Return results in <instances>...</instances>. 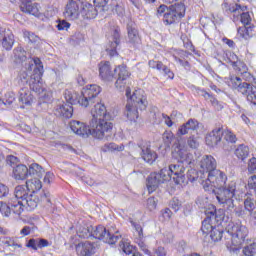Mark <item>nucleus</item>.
Instances as JSON below:
<instances>
[{"label": "nucleus", "mask_w": 256, "mask_h": 256, "mask_svg": "<svg viewBox=\"0 0 256 256\" xmlns=\"http://www.w3.org/2000/svg\"><path fill=\"white\" fill-rule=\"evenodd\" d=\"M207 179L200 180V183L205 191L208 193H215L216 199L226 211H233L235 209V201L233 197L241 193L237 189V183L231 181L227 183V176L220 170H214L208 174Z\"/></svg>", "instance_id": "f257e3e1"}, {"label": "nucleus", "mask_w": 256, "mask_h": 256, "mask_svg": "<svg viewBox=\"0 0 256 256\" xmlns=\"http://www.w3.org/2000/svg\"><path fill=\"white\" fill-rule=\"evenodd\" d=\"M17 81L19 85L29 83L31 91L40 95L43 103L51 101V94L47 92V84L43 81V62L41 59H30L18 74Z\"/></svg>", "instance_id": "f03ea898"}, {"label": "nucleus", "mask_w": 256, "mask_h": 256, "mask_svg": "<svg viewBox=\"0 0 256 256\" xmlns=\"http://www.w3.org/2000/svg\"><path fill=\"white\" fill-rule=\"evenodd\" d=\"M99 78L106 85H111L115 81V88L118 91H123L127 85L128 79L131 77V72L125 65H118L115 68L111 66L109 61H101L98 64ZM117 76V78L115 77Z\"/></svg>", "instance_id": "7ed1b4c3"}, {"label": "nucleus", "mask_w": 256, "mask_h": 256, "mask_svg": "<svg viewBox=\"0 0 256 256\" xmlns=\"http://www.w3.org/2000/svg\"><path fill=\"white\" fill-rule=\"evenodd\" d=\"M90 115L92 118L89 127L91 128L92 137L103 139L113 131L111 116L107 113V108L102 103H97L91 109Z\"/></svg>", "instance_id": "20e7f679"}, {"label": "nucleus", "mask_w": 256, "mask_h": 256, "mask_svg": "<svg viewBox=\"0 0 256 256\" xmlns=\"http://www.w3.org/2000/svg\"><path fill=\"white\" fill-rule=\"evenodd\" d=\"M127 104L124 115L131 123H136L139 119V111H145L147 109V95L141 89L136 90L131 94V88H126Z\"/></svg>", "instance_id": "39448f33"}, {"label": "nucleus", "mask_w": 256, "mask_h": 256, "mask_svg": "<svg viewBox=\"0 0 256 256\" xmlns=\"http://www.w3.org/2000/svg\"><path fill=\"white\" fill-rule=\"evenodd\" d=\"M248 235L249 229L247 226L235 223L228 228L224 244L230 253L237 255L241 251V247H243Z\"/></svg>", "instance_id": "423d86ee"}, {"label": "nucleus", "mask_w": 256, "mask_h": 256, "mask_svg": "<svg viewBox=\"0 0 256 256\" xmlns=\"http://www.w3.org/2000/svg\"><path fill=\"white\" fill-rule=\"evenodd\" d=\"M174 153H177L178 157H180L181 162H178L177 164H172L169 166V169H167L170 178L173 176V181L176 183V185H183L187 181L185 178V166L183 163H186L187 165H191V154L187 153V148L185 145L181 144V142H176L174 144Z\"/></svg>", "instance_id": "0eeeda50"}, {"label": "nucleus", "mask_w": 256, "mask_h": 256, "mask_svg": "<svg viewBox=\"0 0 256 256\" xmlns=\"http://www.w3.org/2000/svg\"><path fill=\"white\" fill-rule=\"evenodd\" d=\"M101 93V86L97 84L87 85L82 89V93L79 94L73 90H65L64 99L71 103V105L80 104L81 107H89L91 103H94V99Z\"/></svg>", "instance_id": "6e6552de"}, {"label": "nucleus", "mask_w": 256, "mask_h": 256, "mask_svg": "<svg viewBox=\"0 0 256 256\" xmlns=\"http://www.w3.org/2000/svg\"><path fill=\"white\" fill-rule=\"evenodd\" d=\"M206 219L202 222L201 231L204 235L212 233L218 225H223L225 221V210L215 209V206H211L205 211Z\"/></svg>", "instance_id": "1a4fd4ad"}, {"label": "nucleus", "mask_w": 256, "mask_h": 256, "mask_svg": "<svg viewBox=\"0 0 256 256\" xmlns=\"http://www.w3.org/2000/svg\"><path fill=\"white\" fill-rule=\"evenodd\" d=\"M92 237L94 239H99L104 243H108V245H115L121 239V234L119 233V230H116L115 228L107 230L105 226L99 225L93 227Z\"/></svg>", "instance_id": "9d476101"}, {"label": "nucleus", "mask_w": 256, "mask_h": 256, "mask_svg": "<svg viewBox=\"0 0 256 256\" xmlns=\"http://www.w3.org/2000/svg\"><path fill=\"white\" fill-rule=\"evenodd\" d=\"M168 181H171V174H169L167 168H163L159 173L150 174L146 184L148 193H154L162 183H167Z\"/></svg>", "instance_id": "9b49d317"}, {"label": "nucleus", "mask_w": 256, "mask_h": 256, "mask_svg": "<svg viewBox=\"0 0 256 256\" xmlns=\"http://www.w3.org/2000/svg\"><path fill=\"white\" fill-rule=\"evenodd\" d=\"M232 85L235 89H238L239 93L245 95L247 101L256 105V87L247 82H241V78L234 77L231 79Z\"/></svg>", "instance_id": "f8f14e48"}, {"label": "nucleus", "mask_w": 256, "mask_h": 256, "mask_svg": "<svg viewBox=\"0 0 256 256\" xmlns=\"http://www.w3.org/2000/svg\"><path fill=\"white\" fill-rule=\"evenodd\" d=\"M200 170L198 177L200 181L207 178V175L217 171V160L211 155H204L200 158L198 163Z\"/></svg>", "instance_id": "ddd939ff"}, {"label": "nucleus", "mask_w": 256, "mask_h": 256, "mask_svg": "<svg viewBox=\"0 0 256 256\" xmlns=\"http://www.w3.org/2000/svg\"><path fill=\"white\" fill-rule=\"evenodd\" d=\"M182 17H185V5L175 4L167 9L163 21L166 25H173V23H177Z\"/></svg>", "instance_id": "4468645a"}, {"label": "nucleus", "mask_w": 256, "mask_h": 256, "mask_svg": "<svg viewBox=\"0 0 256 256\" xmlns=\"http://www.w3.org/2000/svg\"><path fill=\"white\" fill-rule=\"evenodd\" d=\"M39 201L48 203L47 206L51 207V205H52L51 204V194L49 192H44L40 199L37 194H29L28 196H26L25 199H23L22 203L28 211H33V210L37 209V205H39Z\"/></svg>", "instance_id": "2eb2a0df"}, {"label": "nucleus", "mask_w": 256, "mask_h": 256, "mask_svg": "<svg viewBox=\"0 0 256 256\" xmlns=\"http://www.w3.org/2000/svg\"><path fill=\"white\" fill-rule=\"evenodd\" d=\"M0 45L6 51H11L13 49V45H15V36L13 32L7 28H0Z\"/></svg>", "instance_id": "dca6fc26"}, {"label": "nucleus", "mask_w": 256, "mask_h": 256, "mask_svg": "<svg viewBox=\"0 0 256 256\" xmlns=\"http://www.w3.org/2000/svg\"><path fill=\"white\" fill-rule=\"evenodd\" d=\"M127 43L131 47H137L141 45V36L139 35V30L133 22L127 24Z\"/></svg>", "instance_id": "f3484780"}, {"label": "nucleus", "mask_w": 256, "mask_h": 256, "mask_svg": "<svg viewBox=\"0 0 256 256\" xmlns=\"http://www.w3.org/2000/svg\"><path fill=\"white\" fill-rule=\"evenodd\" d=\"M69 127L75 135H79L80 137H89V135H93L91 127L81 121L72 120L69 123Z\"/></svg>", "instance_id": "a211bd4d"}, {"label": "nucleus", "mask_w": 256, "mask_h": 256, "mask_svg": "<svg viewBox=\"0 0 256 256\" xmlns=\"http://www.w3.org/2000/svg\"><path fill=\"white\" fill-rule=\"evenodd\" d=\"M81 11L79 10V2L70 0L65 7L64 17L69 21H75L79 19Z\"/></svg>", "instance_id": "6ab92c4d"}, {"label": "nucleus", "mask_w": 256, "mask_h": 256, "mask_svg": "<svg viewBox=\"0 0 256 256\" xmlns=\"http://www.w3.org/2000/svg\"><path fill=\"white\" fill-rule=\"evenodd\" d=\"M20 9L23 13H28L34 17L41 15V6L38 3L31 2V0H21Z\"/></svg>", "instance_id": "aec40b11"}, {"label": "nucleus", "mask_w": 256, "mask_h": 256, "mask_svg": "<svg viewBox=\"0 0 256 256\" xmlns=\"http://www.w3.org/2000/svg\"><path fill=\"white\" fill-rule=\"evenodd\" d=\"M66 103L63 102L55 108V115L58 117H64V119H71L73 117V105L71 102L65 99Z\"/></svg>", "instance_id": "412c9836"}, {"label": "nucleus", "mask_w": 256, "mask_h": 256, "mask_svg": "<svg viewBox=\"0 0 256 256\" xmlns=\"http://www.w3.org/2000/svg\"><path fill=\"white\" fill-rule=\"evenodd\" d=\"M19 103L26 107H31L35 103V96L31 93V90L27 87H23L18 92Z\"/></svg>", "instance_id": "4be33fe9"}, {"label": "nucleus", "mask_w": 256, "mask_h": 256, "mask_svg": "<svg viewBox=\"0 0 256 256\" xmlns=\"http://www.w3.org/2000/svg\"><path fill=\"white\" fill-rule=\"evenodd\" d=\"M221 139H223V129L216 128L207 134L206 145H208V147H216V145L221 143Z\"/></svg>", "instance_id": "5701e85b"}, {"label": "nucleus", "mask_w": 256, "mask_h": 256, "mask_svg": "<svg viewBox=\"0 0 256 256\" xmlns=\"http://www.w3.org/2000/svg\"><path fill=\"white\" fill-rule=\"evenodd\" d=\"M76 253L79 256H92L95 253V244L91 242H80L76 246Z\"/></svg>", "instance_id": "b1692460"}, {"label": "nucleus", "mask_w": 256, "mask_h": 256, "mask_svg": "<svg viewBox=\"0 0 256 256\" xmlns=\"http://www.w3.org/2000/svg\"><path fill=\"white\" fill-rule=\"evenodd\" d=\"M12 177L15 181H25L29 177V168L25 164H18L13 167Z\"/></svg>", "instance_id": "393cba45"}, {"label": "nucleus", "mask_w": 256, "mask_h": 256, "mask_svg": "<svg viewBox=\"0 0 256 256\" xmlns=\"http://www.w3.org/2000/svg\"><path fill=\"white\" fill-rule=\"evenodd\" d=\"M148 65L151 69H157V71H162V73H164V75H166L168 79H173L175 77V74L171 72V69H169V67L164 65L161 61L150 60L148 62Z\"/></svg>", "instance_id": "a878e982"}, {"label": "nucleus", "mask_w": 256, "mask_h": 256, "mask_svg": "<svg viewBox=\"0 0 256 256\" xmlns=\"http://www.w3.org/2000/svg\"><path fill=\"white\" fill-rule=\"evenodd\" d=\"M119 37H120L119 29H115L113 32V41L110 42L106 47V51L108 55H110V57H116L117 55V46L119 45Z\"/></svg>", "instance_id": "bb28decb"}, {"label": "nucleus", "mask_w": 256, "mask_h": 256, "mask_svg": "<svg viewBox=\"0 0 256 256\" xmlns=\"http://www.w3.org/2000/svg\"><path fill=\"white\" fill-rule=\"evenodd\" d=\"M199 129V122L195 119L188 120L178 129V135H187L189 131H197Z\"/></svg>", "instance_id": "cd10ccee"}, {"label": "nucleus", "mask_w": 256, "mask_h": 256, "mask_svg": "<svg viewBox=\"0 0 256 256\" xmlns=\"http://www.w3.org/2000/svg\"><path fill=\"white\" fill-rule=\"evenodd\" d=\"M222 9L225 11V13H234L235 15H241V12L245 11L247 7H241V5L232 4L227 1H224L222 3Z\"/></svg>", "instance_id": "c85d7f7f"}, {"label": "nucleus", "mask_w": 256, "mask_h": 256, "mask_svg": "<svg viewBox=\"0 0 256 256\" xmlns=\"http://www.w3.org/2000/svg\"><path fill=\"white\" fill-rule=\"evenodd\" d=\"M26 189L30 191V193L37 195V191L43 189V183L38 178H32L26 181Z\"/></svg>", "instance_id": "c756f323"}, {"label": "nucleus", "mask_w": 256, "mask_h": 256, "mask_svg": "<svg viewBox=\"0 0 256 256\" xmlns=\"http://www.w3.org/2000/svg\"><path fill=\"white\" fill-rule=\"evenodd\" d=\"M142 159L146 162L152 165V163H155L157 161V153L149 147H143L141 152Z\"/></svg>", "instance_id": "7c9ffc66"}, {"label": "nucleus", "mask_w": 256, "mask_h": 256, "mask_svg": "<svg viewBox=\"0 0 256 256\" xmlns=\"http://www.w3.org/2000/svg\"><path fill=\"white\" fill-rule=\"evenodd\" d=\"M81 14L84 19H95L97 17V9L90 3H84Z\"/></svg>", "instance_id": "2f4dec72"}, {"label": "nucleus", "mask_w": 256, "mask_h": 256, "mask_svg": "<svg viewBox=\"0 0 256 256\" xmlns=\"http://www.w3.org/2000/svg\"><path fill=\"white\" fill-rule=\"evenodd\" d=\"M9 205H10L11 213H13L14 215H21V213H23V209L25 207V205L23 204V201L12 198L9 201Z\"/></svg>", "instance_id": "473e14b6"}, {"label": "nucleus", "mask_w": 256, "mask_h": 256, "mask_svg": "<svg viewBox=\"0 0 256 256\" xmlns=\"http://www.w3.org/2000/svg\"><path fill=\"white\" fill-rule=\"evenodd\" d=\"M45 174V169L42 168L38 163H32L28 168V175H32L33 177H43Z\"/></svg>", "instance_id": "72a5a7b5"}, {"label": "nucleus", "mask_w": 256, "mask_h": 256, "mask_svg": "<svg viewBox=\"0 0 256 256\" xmlns=\"http://www.w3.org/2000/svg\"><path fill=\"white\" fill-rule=\"evenodd\" d=\"M244 209L248 211V213L252 217H256V212H255V199L251 195H247L245 200H244Z\"/></svg>", "instance_id": "f704fd0d"}, {"label": "nucleus", "mask_w": 256, "mask_h": 256, "mask_svg": "<svg viewBox=\"0 0 256 256\" xmlns=\"http://www.w3.org/2000/svg\"><path fill=\"white\" fill-rule=\"evenodd\" d=\"M125 146L123 144L117 145L116 143L110 142L102 146L101 151L103 153H115V151H123Z\"/></svg>", "instance_id": "c9c22d12"}, {"label": "nucleus", "mask_w": 256, "mask_h": 256, "mask_svg": "<svg viewBox=\"0 0 256 256\" xmlns=\"http://www.w3.org/2000/svg\"><path fill=\"white\" fill-rule=\"evenodd\" d=\"M14 59L16 63H23L27 61V52L23 49V47L18 46L14 49Z\"/></svg>", "instance_id": "e433bc0d"}, {"label": "nucleus", "mask_w": 256, "mask_h": 256, "mask_svg": "<svg viewBox=\"0 0 256 256\" xmlns=\"http://www.w3.org/2000/svg\"><path fill=\"white\" fill-rule=\"evenodd\" d=\"M234 155L241 159V161H245L249 157V147L241 144L239 145L234 152Z\"/></svg>", "instance_id": "4c0bfd02"}, {"label": "nucleus", "mask_w": 256, "mask_h": 256, "mask_svg": "<svg viewBox=\"0 0 256 256\" xmlns=\"http://www.w3.org/2000/svg\"><path fill=\"white\" fill-rule=\"evenodd\" d=\"M15 197L12 199H16V201H23V199H26L29 194L27 193V189H25V186L19 185L15 188L14 192Z\"/></svg>", "instance_id": "58836bf2"}, {"label": "nucleus", "mask_w": 256, "mask_h": 256, "mask_svg": "<svg viewBox=\"0 0 256 256\" xmlns=\"http://www.w3.org/2000/svg\"><path fill=\"white\" fill-rule=\"evenodd\" d=\"M210 237L212 241L217 243V241H221L223 239V226L222 224H218L214 230L210 233Z\"/></svg>", "instance_id": "ea45409f"}, {"label": "nucleus", "mask_w": 256, "mask_h": 256, "mask_svg": "<svg viewBox=\"0 0 256 256\" xmlns=\"http://www.w3.org/2000/svg\"><path fill=\"white\" fill-rule=\"evenodd\" d=\"M238 35L242 37V39H249L253 37V27L251 26H243L238 29Z\"/></svg>", "instance_id": "a19ab883"}, {"label": "nucleus", "mask_w": 256, "mask_h": 256, "mask_svg": "<svg viewBox=\"0 0 256 256\" xmlns=\"http://www.w3.org/2000/svg\"><path fill=\"white\" fill-rule=\"evenodd\" d=\"M119 247L126 255H131V253H133V246H131V242L125 238L120 241Z\"/></svg>", "instance_id": "79ce46f5"}, {"label": "nucleus", "mask_w": 256, "mask_h": 256, "mask_svg": "<svg viewBox=\"0 0 256 256\" xmlns=\"http://www.w3.org/2000/svg\"><path fill=\"white\" fill-rule=\"evenodd\" d=\"M78 235L83 239H89V237H93V226L79 228Z\"/></svg>", "instance_id": "37998d69"}, {"label": "nucleus", "mask_w": 256, "mask_h": 256, "mask_svg": "<svg viewBox=\"0 0 256 256\" xmlns=\"http://www.w3.org/2000/svg\"><path fill=\"white\" fill-rule=\"evenodd\" d=\"M135 243H137L139 249L145 253V255H151V252L149 251V248L147 247V244L145 243V240L141 237H136L135 238Z\"/></svg>", "instance_id": "c03bdc74"}, {"label": "nucleus", "mask_w": 256, "mask_h": 256, "mask_svg": "<svg viewBox=\"0 0 256 256\" xmlns=\"http://www.w3.org/2000/svg\"><path fill=\"white\" fill-rule=\"evenodd\" d=\"M0 213L4 216V217H9V215H11V204L5 203V202H0Z\"/></svg>", "instance_id": "a18cd8bd"}, {"label": "nucleus", "mask_w": 256, "mask_h": 256, "mask_svg": "<svg viewBox=\"0 0 256 256\" xmlns=\"http://www.w3.org/2000/svg\"><path fill=\"white\" fill-rule=\"evenodd\" d=\"M223 136L228 143H237V136L230 130H224Z\"/></svg>", "instance_id": "49530a36"}, {"label": "nucleus", "mask_w": 256, "mask_h": 256, "mask_svg": "<svg viewBox=\"0 0 256 256\" xmlns=\"http://www.w3.org/2000/svg\"><path fill=\"white\" fill-rule=\"evenodd\" d=\"M243 253L245 256H256V243L245 246Z\"/></svg>", "instance_id": "de8ad7c7"}, {"label": "nucleus", "mask_w": 256, "mask_h": 256, "mask_svg": "<svg viewBox=\"0 0 256 256\" xmlns=\"http://www.w3.org/2000/svg\"><path fill=\"white\" fill-rule=\"evenodd\" d=\"M15 102V93L7 92L2 99V105H12Z\"/></svg>", "instance_id": "09e8293b"}, {"label": "nucleus", "mask_w": 256, "mask_h": 256, "mask_svg": "<svg viewBox=\"0 0 256 256\" xmlns=\"http://www.w3.org/2000/svg\"><path fill=\"white\" fill-rule=\"evenodd\" d=\"M24 39H27L29 43H37L39 41V36L35 35V33L25 30L23 32Z\"/></svg>", "instance_id": "8fccbe9b"}, {"label": "nucleus", "mask_w": 256, "mask_h": 256, "mask_svg": "<svg viewBox=\"0 0 256 256\" xmlns=\"http://www.w3.org/2000/svg\"><path fill=\"white\" fill-rule=\"evenodd\" d=\"M132 227L135 229L137 233V237H140V239H143V227H141V224L139 222H135L133 220L130 221Z\"/></svg>", "instance_id": "3c124183"}, {"label": "nucleus", "mask_w": 256, "mask_h": 256, "mask_svg": "<svg viewBox=\"0 0 256 256\" xmlns=\"http://www.w3.org/2000/svg\"><path fill=\"white\" fill-rule=\"evenodd\" d=\"M173 215V212L169 208H165L161 211L160 221H169Z\"/></svg>", "instance_id": "603ef678"}, {"label": "nucleus", "mask_w": 256, "mask_h": 256, "mask_svg": "<svg viewBox=\"0 0 256 256\" xmlns=\"http://www.w3.org/2000/svg\"><path fill=\"white\" fill-rule=\"evenodd\" d=\"M157 203H158V200L155 199L154 197L148 198L147 209H149V211H155V209H157Z\"/></svg>", "instance_id": "864d4df0"}, {"label": "nucleus", "mask_w": 256, "mask_h": 256, "mask_svg": "<svg viewBox=\"0 0 256 256\" xmlns=\"http://www.w3.org/2000/svg\"><path fill=\"white\" fill-rule=\"evenodd\" d=\"M9 197V186L0 182V199H5Z\"/></svg>", "instance_id": "5fc2aeb1"}, {"label": "nucleus", "mask_w": 256, "mask_h": 256, "mask_svg": "<svg viewBox=\"0 0 256 256\" xmlns=\"http://www.w3.org/2000/svg\"><path fill=\"white\" fill-rule=\"evenodd\" d=\"M26 247H28V249H33L34 251H37V249H39L38 239H30L26 244Z\"/></svg>", "instance_id": "6e6d98bb"}, {"label": "nucleus", "mask_w": 256, "mask_h": 256, "mask_svg": "<svg viewBox=\"0 0 256 256\" xmlns=\"http://www.w3.org/2000/svg\"><path fill=\"white\" fill-rule=\"evenodd\" d=\"M69 27H71V24L65 20H61L57 24L58 31H67V29H69Z\"/></svg>", "instance_id": "4d7b16f0"}, {"label": "nucleus", "mask_w": 256, "mask_h": 256, "mask_svg": "<svg viewBox=\"0 0 256 256\" xmlns=\"http://www.w3.org/2000/svg\"><path fill=\"white\" fill-rule=\"evenodd\" d=\"M241 23H243V25L245 26L251 23V15L249 14V12H243L241 14Z\"/></svg>", "instance_id": "13d9d810"}, {"label": "nucleus", "mask_w": 256, "mask_h": 256, "mask_svg": "<svg viewBox=\"0 0 256 256\" xmlns=\"http://www.w3.org/2000/svg\"><path fill=\"white\" fill-rule=\"evenodd\" d=\"M149 256H167V251H165L164 247H158L156 249H154V253L151 254Z\"/></svg>", "instance_id": "bf43d9fd"}, {"label": "nucleus", "mask_w": 256, "mask_h": 256, "mask_svg": "<svg viewBox=\"0 0 256 256\" xmlns=\"http://www.w3.org/2000/svg\"><path fill=\"white\" fill-rule=\"evenodd\" d=\"M188 145L191 149H197L199 147V140L192 136L188 139Z\"/></svg>", "instance_id": "052dcab7"}, {"label": "nucleus", "mask_w": 256, "mask_h": 256, "mask_svg": "<svg viewBox=\"0 0 256 256\" xmlns=\"http://www.w3.org/2000/svg\"><path fill=\"white\" fill-rule=\"evenodd\" d=\"M170 206L174 211H179V209H181V201H179L177 198H174L171 200Z\"/></svg>", "instance_id": "680f3d73"}, {"label": "nucleus", "mask_w": 256, "mask_h": 256, "mask_svg": "<svg viewBox=\"0 0 256 256\" xmlns=\"http://www.w3.org/2000/svg\"><path fill=\"white\" fill-rule=\"evenodd\" d=\"M200 95H202V97H204V99H210V101L213 103V105H215V103H217L216 99L211 97V94H209L205 90H201Z\"/></svg>", "instance_id": "e2e57ef3"}, {"label": "nucleus", "mask_w": 256, "mask_h": 256, "mask_svg": "<svg viewBox=\"0 0 256 256\" xmlns=\"http://www.w3.org/2000/svg\"><path fill=\"white\" fill-rule=\"evenodd\" d=\"M248 187L249 189H256V174L248 179Z\"/></svg>", "instance_id": "0e129e2a"}, {"label": "nucleus", "mask_w": 256, "mask_h": 256, "mask_svg": "<svg viewBox=\"0 0 256 256\" xmlns=\"http://www.w3.org/2000/svg\"><path fill=\"white\" fill-rule=\"evenodd\" d=\"M50 245L51 244L47 241V239H38V249H43L44 247H49Z\"/></svg>", "instance_id": "69168bd1"}, {"label": "nucleus", "mask_w": 256, "mask_h": 256, "mask_svg": "<svg viewBox=\"0 0 256 256\" xmlns=\"http://www.w3.org/2000/svg\"><path fill=\"white\" fill-rule=\"evenodd\" d=\"M248 170L250 173H253V171H256V158H251L248 163Z\"/></svg>", "instance_id": "338daca9"}, {"label": "nucleus", "mask_w": 256, "mask_h": 256, "mask_svg": "<svg viewBox=\"0 0 256 256\" xmlns=\"http://www.w3.org/2000/svg\"><path fill=\"white\" fill-rule=\"evenodd\" d=\"M8 165H15L16 163H19V158L13 156V155H10L7 157L6 159Z\"/></svg>", "instance_id": "774afa93"}]
</instances>
